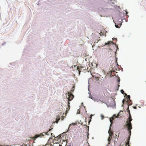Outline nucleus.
<instances>
[{"mask_svg": "<svg viewBox=\"0 0 146 146\" xmlns=\"http://www.w3.org/2000/svg\"><path fill=\"white\" fill-rule=\"evenodd\" d=\"M132 120V119L131 118V115H129L128 118V119L126 121L127 124H125L126 125V126L127 127L129 131L130 135H131V130L132 129V124L131 123V121Z\"/></svg>", "mask_w": 146, "mask_h": 146, "instance_id": "obj_1", "label": "nucleus"}, {"mask_svg": "<svg viewBox=\"0 0 146 146\" xmlns=\"http://www.w3.org/2000/svg\"><path fill=\"white\" fill-rule=\"evenodd\" d=\"M53 137H55L54 139L53 140L51 138H50L48 141V142L50 141L51 142H52L53 144H54L55 143H59L60 142L61 139L60 136L58 135L56 137H55L54 136Z\"/></svg>", "mask_w": 146, "mask_h": 146, "instance_id": "obj_2", "label": "nucleus"}, {"mask_svg": "<svg viewBox=\"0 0 146 146\" xmlns=\"http://www.w3.org/2000/svg\"><path fill=\"white\" fill-rule=\"evenodd\" d=\"M51 129H50L49 130V131H47L46 133H45V132L42 133H40V134H39L38 135H37V134L35 136L34 138H38V137H42L44 136V135H48V133L49 132V131H50Z\"/></svg>", "mask_w": 146, "mask_h": 146, "instance_id": "obj_3", "label": "nucleus"}, {"mask_svg": "<svg viewBox=\"0 0 146 146\" xmlns=\"http://www.w3.org/2000/svg\"><path fill=\"white\" fill-rule=\"evenodd\" d=\"M74 90H71L70 92L68 93L67 96H66L67 98L68 99V101L72 100L74 97V96L71 94V92H73Z\"/></svg>", "mask_w": 146, "mask_h": 146, "instance_id": "obj_4", "label": "nucleus"}, {"mask_svg": "<svg viewBox=\"0 0 146 146\" xmlns=\"http://www.w3.org/2000/svg\"><path fill=\"white\" fill-rule=\"evenodd\" d=\"M108 133L109 134V136L112 137L113 132L111 130L110 127V129L109 130Z\"/></svg>", "mask_w": 146, "mask_h": 146, "instance_id": "obj_5", "label": "nucleus"}, {"mask_svg": "<svg viewBox=\"0 0 146 146\" xmlns=\"http://www.w3.org/2000/svg\"><path fill=\"white\" fill-rule=\"evenodd\" d=\"M130 137H129L128 139H127V142L126 143L125 145L126 146H127V145H128L127 146H131L129 145V139H130Z\"/></svg>", "mask_w": 146, "mask_h": 146, "instance_id": "obj_6", "label": "nucleus"}, {"mask_svg": "<svg viewBox=\"0 0 146 146\" xmlns=\"http://www.w3.org/2000/svg\"><path fill=\"white\" fill-rule=\"evenodd\" d=\"M112 138V137H110V136H109V137H108V144H110V141H111V140Z\"/></svg>", "mask_w": 146, "mask_h": 146, "instance_id": "obj_7", "label": "nucleus"}, {"mask_svg": "<svg viewBox=\"0 0 146 146\" xmlns=\"http://www.w3.org/2000/svg\"><path fill=\"white\" fill-rule=\"evenodd\" d=\"M114 118L113 117H112L111 118H110V122H111L110 126L111 125L114 119Z\"/></svg>", "mask_w": 146, "mask_h": 146, "instance_id": "obj_8", "label": "nucleus"}, {"mask_svg": "<svg viewBox=\"0 0 146 146\" xmlns=\"http://www.w3.org/2000/svg\"><path fill=\"white\" fill-rule=\"evenodd\" d=\"M114 44L113 42L110 41H109L108 43H105V45H107V44Z\"/></svg>", "mask_w": 146, "mask_h": 146, "instance_id": "obj_9", "label": "nucleus"}, {"mask_svg": "<svg viewBox=\"0 0 146 146\" xmlns=\"http://www.w3.org/2000/svg\"><path fill=\"white\" fill-rule=\"evenodd\" d=\"M127 111L128 112V113L129 115H131L130 113V111L129 110V106H128V108L127 109Z\"/></svg>", "mask_w": 146, "mask_h": 146, "instance_id": "obj_10", "label": "nucleus"}, {"mask_svg": "<svg viewBox=\"0 0 146 146\" xmlns=\"http://www.w3.org/2000/svg\"><path fill=\"white\" fill-rule=\"evenodd\" d=\"M119 116V113H118L116 117L115 116V115H113V116L114 117H116L117 118H118Z\"/></svg>", "mask_w": 146, "mask_h": 146, "instance_id": "obj_11", "label": "nucleus"}, {"mask_svg": "<svg viewBox=\"0 0 146 146\" xmlns=\"http://www.w3.org/2000/svg\"><path fill=\"white\" fill-rule=\"evenodd\" d=\"M130 96L129 95L127 96V100H130Z\"/></svg>", "mask_w": 146, "mask_h": 146, "instance_id": "obj_12", "label": "nucleus"}, {"mask_svg": "<svg viewBox=\"0 0 146 146\" xmlns=\"http://www.w3.org/2000/svg\"><path fill=\"white\" fill-rule=\"evenodd\" d=\"M77 70H78V71L79 72V74H80V69H79V68L78 67L77 68Z\"/></svg>", "mask_w": 146, "mask_h": 146, "instance_id": "obj_13", "label": "nucleus"}, {"mask_svg": "<svg viewBox=\"0 0 146 146\" xmlns=\"http://www.w3.org/2000/svg\"><path fill=\"white\" fill-rule=\"evenodd\" d=\"M121 93H122V94H124V92L123 90H121Z\"/></svg>", "mask_w": 146, "mask_h": 146, "instance_id": "obj_14", "label": "nucleus"}, {"mask_svg": "<svg viewBox=\"0 0 146 146\" xmlns=\"http://www.w3.org/2000/svg\"><path fill=\"white\" fill-rule=\"evenodd\" d=\"M92 116H93V115H92H92H91V116H90V120L89 121V123L91 121V119H92Z\"/></svg>", "mask_w": 146, "mask_h": 146, "instance_id": "obj_15", "label": "nucleus"}, {"mask_svg": "<svg viewBox=\"0 0 146 146\" xmlns=\"http://www.w3.org/2000/svg\"><path fill=\"white\" fill-rule=\"evenodd\" d=\"M84 126H86V127L88 128V130L89 129V126H88L87 125H84Z\"/></svg>", "mask_w": 146, "mask_h": 146, "instance_id": "obj_16", "label": "nucleus"}, {"mask_svg": "<svg viewBox=\"0 0 146 146\" xmlns=\"http://www.w3.org/2000/svg\"><path fill=\"white\" fill-rule=\"evenodd\" d=\"M112 39H113V40H115L116 41L117 40V38H112Z\"/></svg>", "mask_w": 146, "mask_h": 146, "instance_id": "obj_17", "label": "nucleus"}, {"mask_svg": "<svg viewBox=\"0 0 146 146\" xmlns=\"http://www.w3.org/2000/svg\"><path fill=\"white\" fill-rule=\"evenodd\" d=\"M115 26L117 28H119V26L118 25H115Z\"/></svg>", "mask_w": 146, "mask_h": 146, "instance_id": "obj_18", "label": "nucleus"}, {"mask_svg": "<svg viewBox=\"0 0 146 146\" xmlns=\"http://www.w3.org/2000/svg\"><path fill=\"white\" fill-rule=\"evenodd\" d=\"M124 101H125V100H124V99H123V101H122V102H123V103H124Z\"/></svg>", "mask_w": 146, "mask_h": 146, "instance_id": "obj_19", "label": "nucleus"}, {"mask_svg": "<svg viewBox=\"0 0 146 146\" xmlns=\"http://www.w3.org/2000/svg\"><path fill=\"white\" fill-rule=\"evenodd\" d=\"M101 116L102 117V119H103V118L104 117V116H103L102 115H101Z\"/></svg>", "mask_w": 146, "mask_h": 146, "instance_id": "obj_20", "label": "nucleus"}, {"mask_svg": "<svg viewBox=\"0 0 146 146\" xmlns=\"http://www.w3.org/2000/svg\"><path fill=\"white\" fill-rule=\"evenodd\" d=\"M134 109H136V107H134L133 108Z\"/></svg>", "mask_w": 146, "mask_h": 146, "instance_id": "obj_21", "label": "nucleus"}, {"mask_svg": "<svg viewBox=\"0 0 146 146\" xmlns=\"http://www.w3.org/2000/svg\"><path fill=\"white\" fill-rule=\"evenodd\" d=\"M117 49L118 48V46L117 45Z\"/></svg>", "mask_w": 146, "mask_h": 146, "instance_id": "obj_22", "label": "nucleus"}, {"mask_svg": "<svg viewBox=\"0 0 146 146\" xmlns=\"http://www.w3.org/2000/svg\"><path fill=\"white\" fill-rule=\"evenodd\" d=\"M52 133H51V135L52 136Z\"/></svg>", "mask_w": 146, "mask_h": 146, "instance_id": "obj_23", "label": "nucleus"}, {"mask_svg": "<svg viewBox=\"0 0 146 146\" xmlns=\"http://www.w3.org/2000/svg\"><path fill=\"white\" fill-rule=\"evenodd\" d=\"M127 13H127V12H126V14H127Z\"/></svg>", "mask_w": 146, "mask_h": 146, "instance_id": "obj_24", "label": "nucleus"}, {"mask_svg": "<svg viewBox=\"0 0 146 146\" xmlns=\"http://www.w3.org/2000/svg\"><path fill=\"white\" fill-rule=\"evenodd\" d=\"M71 125V124H70V125H69V127Z\"/></svg>", "mask_w": 146, "mask_h": 146, "instance_id": "obj_25", "label": "nucleus"}, {"mask_svg": "<svg viewBox=\"0 0 146 146\" xmlns=\"http://www.w3.org/2000/svg\"><path fill=\"white\" fill-rule=\"evenodd\" d=\"M60 145V146H62V145Z\"/></svg>", "mask_w": 146, "mask_h": 146, "instance_id": "obj_26", "label": "nucleus"}, {"mask_svg": "<svg viewBox=\"0 0 146 146\" xmlns=\"http://www.w3.org/2000/svg\"><path fill=\"white\" fill-rule=\"evenodd\" d=\"M71 146V145H67V146Z\"/></svg>", "mask_w": 146, "mask_h": 146, "instance_id": "obj_27", "label": "nucleus"}, {"mask_svg": "<svg viewBox=\"0 0 146 146\" xmlns=\"http://www.w3.org/2000/svg\"><path fill=\"white\" fill-rule=\"evenodd\" d=\"M125 95H127V94H125Z\"/></svg>", "mask_w": 146, "mask_h": 146, "instance_id": "obj_28", "label": "nucleus"}]
</instances>
